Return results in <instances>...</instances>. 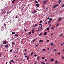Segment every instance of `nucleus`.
I'll list each match as a JSON object with an SVG mask.
<instances>
[{
    "label": "nucleus",
    "mask_w": 64,
    "mask_h": 64,
    "mask_svg": "<svg viewBox=\"0 0 64 64\" xmlns=\"http://www.w3.org/2000/svg\"><path fill=\"white\" fill-rule=\"evenodd\" d=\"M34 32H35V30L34 28H33L32 30V34H33V33H34Z\"/></svg>",
    "instance_id": "1"
},
{
    "label": "nucleus",
    "mask_w": 64,
    "mask_h": 64,
    "mask_svg": "<svg viewBox=\"0 0 64 64\" xmlns=\"http://www.w3.org/2000/svg\"><path fill=\"white\" fill-rule=\"evenodd\" d=\"M58 6H59V4L56 5L54 6V8H56V7H58Z\"/></svg>",
    "instance_id": "2"
},
{
    "label": "nucleus",
    "mask_w": 64,
    "mask_h": 64,
    "mask_svg": "<svg viewBox=\"0 0 64 64\" xmlns=\"http://www.w3.org/2000/svg\"><path fill=\"white\" fill-rule=\"evenodd\" d=\"M8 45H8V44H6L5 46L6 48H7V47H8Z\"/></svg>",
    "instance_id": "3"
},
{
    "label": "nucleus",
    "mask_w": 64,
    "mask_h": 64,
    "mask_svg": "<svg viewBox=\"0 0 64 64\" xmlns=\"http://www.w3.org/2000/svg\"><path fill=\"white\" fill-rule=\"evenodd\" d=\"M7 42L6 41H5L4 42L3 44H5L6 43H7Z\"/></svg>",
    "instance_id": "4"
},
{
    "label": "nucleus",
    "mask_w": 64,
    "mask_h": 64,
    "mask_svg": "<svg viewBox=\"0 0 64 64\" xmlns=\"http://www.w3.org/2000/svg\"><path fill=\"white\" fill-rule=\"evenodd\" d=\"M42 35H43V34H42V33H40L39 34V36H42Z\"/></svg>",
    "instance_id": "5"
},
{
    "label": "nucleus",
    "mask_w": 64,
    "mask_h": 64,
    "mask_svg": "<svg viewBox=\"0 0 64 64\" xmlns=\"http://www.w3.org/2000/svg\"><path fill=\"white\" fill-rule=\"evenodd\" d=\"M39 4H36V6H37V7H39Z\"/></svg>",
    "instance_id": "6"
},
{
    "label": "nucleus",
    "mask_w": 64,
    "mask_h": 64,
    "mask_svg": "<svg viewBox=\"0 0 64 64\" xmlns=\"http://www.w3.org/2000/svg\"><path fill=\"white\" fill-rule=\"evenodd\" d=\"M50 44L52 45V46H54V44L53 43H50Z\"/></svg>",
    "instance_id": "7"
},
{
    "label": "nucleus",
    "mask_w": 64,
    "mask_h": 64,
    "mask_svg": "<svg viewBox=\"0 0 64 64\" xmlns=\"http://www.w3.org/2000/svg\"><path fill=\"white\" fill-rule=\"evenodd\" d=\"M61 19H62V18H59L58 19V20L59 21H60L61 20Z\"/></svg>",
    "instance_id": "8"
},
{
    "label": "nucleus",
    "mask_w": 64,
    "mask_h": 64,
    "mask_svg": "<svg viewBox=\"0 0 64 64\" xmlns=\"http://www.w3.org/2000/svg\"><path fill=\"white\" fill-rule=\"evenodd\" d=\"M50 61H54V59L52 58V59H51Z\"/></svg>",
    "instance_id": "9"
},
{
    "label": "nucleus",
    "mask_w": 64,
    "mask_h": 64,
    "mask_svg": "<svg viewBox=\"0 0 64 64\" xmlns=\"http://www.w3.org/2000/svg\"><path fill=\"white\" fill-rule=\"evenodd\" d=\"M41 63L43 64H45V63H44V62H41Z\"/></svg>",
    "instance_id": "10"
},
{
    "label": "nucleus",
    "mask_w": 64,
    "mask_h": 64,
    "mask_svg": "<svg viewBox=\"0 0 64 64\" xmlns=\"http://www.w3.org/2000/svg\"><path fill=\"white\" fill-rule=\"evenodd\" d=\"M42 50L43 51H46V49H43Z\"/></svg>",
    "instance_id": "11"
},
{
    "label": "nucleus",
    "mask_w": 64,
    "mask_h": 64,
    "mask_svg": "<svg viewBox=\"0 0 64 64\" xmlns=\"http://www.w3.org/2000/svg\"><path fill=\"white\" fill-rule=\"evenodd\" d=\"M52 20H49L48 21V23H51V22Z\"/></svg>",
    "instance_id": "12"
},
{
    "label": "nucleus",
    "mask_w": 64,
    "mask_h": 64,
    "mask_svg": "<svg viewBox=\"0 0 64 64\" xmlns=\"http://www.w3.org/2000/svg\"><path fill=\"white\" fill-rule=\"evenodd\" d=\"M12 52V49L10 50V53H11Z\"/></svg>",
    "instance_id": "13"
},
{
    "label": "nucleus",
    "mask_w": 64,
    "mask_h": 64,
    "mask_svg": "<svg viewBox=\"0 0 64 64\" xmlns=\"http://www.w3.org/2000/svg\"><path fill=\"white\" fill-rule=\"evenodd\" d=\"M1 13L2 14H4V11H3L2 12H1Z\"/></svg>",
    "instance_id": "14"
},
{
    "label": "nucleus",
    "mask_w": 64,
    "mask_h": 64,
    "mask_svg": "<svg viewBox=\"0 0 64 64\" xmlns=\"http://www.w3.org/2000/svg\"><path fill=\"white\" fill-rule=\"evenodd\" d=\"M47 34V32H44V35H46V34Z\"/></svg>",
    "instance_id": "15"
},
{
    "label": "nucleus",
    "mask_w": 64,
    "mask_h": 64,
    "mask_svg": "<svg viewBox=\"0 0 64 64\" xmlns=\"http://www.w3.org/2000/svg\"><path fill=\"white\" fill-rule=\"evenodd\" d=\"M26 60H29V56H27L26 58Z\"/></svg>",
    "instance_id": "16"
},
{
    "label": "nucleus",
    "mask_w": 64,
    "mask_h": 64,
    "mask_svg": "<svg viewBox=\"0 0 64 64\" xmlns=\"http://www.w3.org/2000/svg\"><path fill=\"white\" fill-rule=\"evenodd\" d=\"M36 12V10H35L34 12H32V13H35Z\"/></svg>",
    "instance_id": "17"
},
{
    "label": "nucleus",
    "mask_w": 64,
    "mask_h": 64,
    "mask_svg": "<svg viewBox=\"0 0 64 64\" xmlns=\"http://www.w3.org/2000/svg\"><path fill=\"white\" fill-rule=\"evenodd\" d=\"M10 61L12 62V63H14V61H13V60H10Z\"/></svg>",
    "instance_id": "18"
},
{
    "label": "nucleus",
    "mask_w": 64,
    "mask_h": 64,
    "mask_svg": "<svg viewBox=\"0 0 64 64\" xmlns=\"http://www.w3.org/2000/svg\"><path fill=\"white\" fill-rule=\"evenodd\" d=\"M59 2L60 3H61L62 2V1L61 0H59Z\"/></svg>",
    "instance_id": "19"
},
{
    "label": "nucleus",
    "mask_w": 64,
    "mask_h": 64,
    "mask_svg": "<svg viewBox=\"0 0 64 64\" xmlns=\"http://www.w3.org/2000/svg\"><path fill=\"white\" fill-rule=\"evenodd\" d=\"M55 62H56V63H59V62H58V61H56Z\"/></svg>",
    "instance_id": "20"
},
{
    "label": "nucleus",
    "mask_w": 64,
    "mask_h": 64,
    "mask_svg": "<svg viewBox=\"0 0 64 64\" xmlns=\"http://www.w3.org/2000/svg\"><path fill=\"white\" fill-rule=\"evenodd\" d=\"M12 34H15V32H13L12 33Z\"/></svg>",
    "instance_id": "21"
},
{
    "label": "nucleus",
    "mask_w": 64,
    "mask_h": 64,
    "mask_svg": "<svg viewBox=\"0 0 64 64\" xmlns=\"http://www.w3.org/2000/svg\"><path fill=\"white\" fill-rule=\"evenodd\" d=\"M46 30H48V31H49V28H47L46 29Z\"/></svg>",
    "instance_id": "22"
},
{
    "label": "nucleus",
    "mask_w": 64,
    "mask_h": 64,
    "mask_svg": "<svg viewBox=\"0 0 64 64\" xmlns=\"http://www.w3.org/2000/svg\"><path fill=\"white\" fill-rule=\"evenodd\" d=\"M63 35L62 34H61L60 35V36H62Z\"/></svg>",
    "instance_id": "23"
},
{
    "label": "nucleus",
    "mask_w": 64,
    "mask_h": 64,
    "mask_svg": "<svg viewBox=\"0 0 64 64\" xmlns=\"http://www.w3.org/2000/svg\"><path fill=\"white\" fill-rule=\"evenodd\" d=\"M36 47H38V44H36L35 46Z\"/></svg>",
    "instance_id": "24"
},
{
    "label": "nucleus",
    "mask_w": 64,
    "mask_h": 64,
    "mask_svg": "<svg viewBox=\"0 0 64 64\" xmlns=\"http://www.w3.org/2000/svg\"><path fill=\"white\" fill-rule=\"evenodd\" d=\"M35 40H36V39H35L33 41V43H34V41H35Z\"/></svg>",
    "instance_id": "25"
},
{
    "label": "nucleus",
    "mask_w": 64,
    "mask_h": 64,
    "mask_svg": "<svg viewBox=\"0 0 64 64\" xmlns=\"http://www.w3.org/2000/svg\"><path fill=\"white\" fill-rule=\"evenodd\" d=\"M38 26V24H35V26Z\"/></svg>",
    "instance_id": "26"
},
{
    "label": "nucleus",
    "mask_w": 64,
    "mask_h": 64,
    "mask_svg": "<svg viewBox=\"0 0 64 64\" xmlns=\"http://www.w3.org/2000/svg\"><path fill=\"white\" fill-rule=\"evenodd\" d=\"M39 57L38 56L37 58V59L39 61Z\"/></svg>",
    "instance_id": "27"
},
{
    "label": "nucleus",
    "mask_w": 64,
    "mask_h": 64,
    "mask_svg": "<svg viewBox=\"0 0 64 64\" xmlns=\"http://www.w3.org/2000/svg\"><path fill=\"white\" fill-rule=\"evenodd\" d=\"M12 44H13V45L15 44V43H14L13 42L12 43Z\"/></svg>",
    "instance_id": "28"
},
{
    "label": "nucleus",
    "mask_w": 64,
    "mask_h": 64,
    "mask_svg": "<svg viewBox=\"0 0 64 64\" xmlns=\"http://www.w3.org/2000/svg\"><path fill=\"white\" fill-rule=\"evenodd\" d=\"M9 12H7L6 13H7V14H8V13H9Z\"/></svg>",
    "instance_id": "29"
},
{
    "label": "nucleus",
    "mask_w": 64,
    "mask_h": 64,
    "mask_svg": "<svg viewBox=\"0 0 64 64\" xmlns=\"http://www.w3.org/2000/svg\"><path fill=\"white\" fill-rule=\"evenodd\" d=\"M51 24H50V25H49V27H51Z\"/></svg>",
    "instance_id": "30"
},
{
    "label": "nucleus",
    "mask_w": 64,
    "mask_h": 64,
    "mask_svg": "<svg viewBox=\"0 0 64 64\" xmlns=\"http://www.w3.org/2000/svg\"><path fill=\"white\" fill-rule=\"evenodd\" d=\"M54 51H55V52H56L57 51V50H56V49H54Z\"/></svg>",
    "instance_id": "31"
},
{
    "label": "nucleus",
    "mask_w": 64,
    "mask_h": 64,
    "mask_svg": "<svg viewBox=\"0 0 64 64\" xmlns=\"http://www.w3.org/2000/svg\"><path fill=\"white\" fill-rule=\"evenodd\" d=\"M43 2H44V3H46V2H45V1L44 0L43 1Z\"/></svg>",
    "instance_id": "32"
},
{
    "label": "nucleus",
    "mask_w": 64,
    "mask_h": 64,
    "mask_svg": "<svg viewBox=\"0 0 64 64\" xmlns=\"http://www.w3.org/2000/svg\"><path fill=\"white\" fill-rule=\"evenodd\" d=\"M2 55V53H0V57H1V56Z\"/></svg>",
    "instance_id": "33"
},
{
    "label": "nucleus",
    "mask_w": 64,
    "mask_h": 64,
    "mask_svg": "<svg viewBox=\"0 0 64 64\" xmlns=\"http://www.w3.org/2000/svg\"><path fill=\"white\" fill-rule=\"evenodd\" d=\"M23 39H22V41H21V42H23Z\"/></svg>",
    "instance_id": "34"
},
{
    "label": "nucleus",
    "mask_w": 64,
    "mask_h": 64,
    "mask_svg": "<svg viewBox=\"0 0 64 64\" xmlns=\"http://www.w3.org/2000/svg\"><path fill=\"white\" fill-rule=\"evenodd\" d=\"M15 36H18V35H17V34H15Z\"/></svg>",
    "instance_id": "35"
},
{
    "label": "nucleus",
    "mask_w": 64,
    "mask_h": 64,
    "mask_svg": "<svg viewBox=\"0 0 64 64\" xmlns=\"http://www.w3.org/2000/svg\"><path fill=\"white\" fill-rule=\"evenodd\" d=\"M59 26V24H57V25H56V27H57V26Z\"/></svg>",
    "instance_id": "36"
},
{
    "label": "nucleus",
    "mask_w": 64,
    "mask_h": 64,
    "mask_svg": "<svg viewBox=\"0 0 64 64\" xmlns=\"http://www.w3.org/2000/svg\"><path fill=\"white\" fill-rule=\"evenodd\" d=\"M64 44V43H63V44H61V45L62 46Z\"/></svg>",
    "instance_id": "37"
},
{
    "label": "nucleus",
    "mask_w": 64,
    "mask_h": 64,
    "mask_svg": "<svg viewBox=\"0 0 64 64\" xmlns=\"http://www.w3.org/2000/svg\"><path fill=\"white\" fill-rule=\"evenodd\" d=\"M14 0H13L12 1V3H14Z\"/></svg>",
    "instance_id": "38"
},
{
    "label": "nucleus",
    "mask_w": 64,
    "mask_h": 64,
    "mask_svg": "<svg viewBox=\"0 0 64 64\" xmlns=\"http://www.w3.org/2000/svg\"><path fill=\"white\" fill-rule=\"evenodd\" d=\"M46 9L47 10H48V8H46Z\"/></svg>",
    "instance_id": "39"
},
{
    "label": "nucleus",
    "mask_w": 64,
    "mask_h": 64,
    "mask_svg": "<svg viewBox=\"0 0 64 64\" xmlns=\"http://www.w3.org/2000/svg\"><path fill=\"white\" fill-rule=\"evenodd\" d=\"M42 59H45V58L43 57L42 58Z\"/></svg>",
    "instance_id": "40"
},
{
    "label": "nucleus",
    "mask_w": 64,
    "mask_h": 64,
    "mask_svg": "<svg viewBox=\"0 0 64 64\" xmlns=\"http://www.w3.org/2000/svg\"><path fill=\"white\" fill-rule=\"evenodd\" d=\"M34 56H35V57H36V56H37V55L36 54L34 55Z\"/></svg>",
    "instance_id": "41"
},
{
    "label": "nucleus",
    "mask_w": 64,
    "mask_h": 64,
    "mask_svg": "<svg viewBox=\"0 0 64 64\" xmlns=\"http://www.w3.org/2000/svg\"><path fill=\"white\" fill-rule=\"evenodd\" d=\"M49 20H52V18H50L49 19Z\"/></svg>",
    "instance_id": "42"
},
{
    "label": "nucleus",
    "mask_w": 64,
    "mask_h": 64,
    "mask_svg": "<svg viewBox=\"0 0 64 64\" xmlns=\"http://www.w3.org/2000/svg\"><path fill=\"white\" fill-rule=\"evenodd\" d=\"M28 33L30 34H31V32H29Z\"/></svg>",
    "instance_id": "43"
},
{
    "label": "nucleus",
    "mask_w": 64,
    "mask_h": 64,
    "mask_svg": "<svg viewBox=\"0 0 64 64\" xmlns=\"http://www.w3.org/2000/svg\"><path fill=\"white\" fill-rule=\"evenodd\" d=\"M52 29H54V28L52 27Z\"/></svg>",
    "instance_id": "44"
},
{
    "label": "nucleus",
    "mask_w": 64,
    "mask_h": 64,
    "mask_svg": "<svg viewBox=\"0 0 64 64\" xmlns=\"http://www.w3.org/2000/svg\"><path fill=\"white\" fill-rule=\"evenodd\" d=\"M42 25V24H39V26H40V25Z\"/></svg>",
    "instance_id": "45"
},
{
    "label": "nucleus",
    "mask_w": 64,
    "mask_h": 64,
    "mask_svg": "<svg viewBox=\"0 0 64 64\" xmlns=\"http://www.w3.org/2000/svg\"><path fill=\"white\" fill-rule=\"evenodd\" d=\"M35 2H36V3H38V2H37V1H36Z\"/></svg>",
    "instance_id": "46"
},
{
    "label": "nucleus",
    "mask_w": 64,
    "mask_h": 64,
    "mask_svg": "<svg viewBox=\"0 0 64 64\" xmlns=\"http://www.w3.org/2000/svg\"><path fill=\"white\" fill-rule=\"evenodd\" d=\"M42 21H40V23H42Z\"/></svg>",
    "instance_id": "47"
},
{
    "label": "nucleus",
    "mask_w": 64,
    "mask_h": 64,
    "mask_svg": "<svg viewBox=\"0 0 64 64\" xmlns=\"http://www.w3.org/2000/svg\"><path fill=\"white\" fill-rule=\"evenodd\" d=\"M57 54H60V52H58Z\"/></svg>",
    "instance_id": "48"
},
{
    "label": "nucleus",
    "mask_w": 64,
    "mask_h": 64,
    "mask_svg": "<svg viewBox=\"0 0 64 64\" xmlns=\"http://www.w3.org/2000/svg\"><path fill=\"white\" fill-rule=\"evenodd\" d=\"M31 55H33V52H32L31 53Z\"/></svg>",
    "instance_id": "49"
},
{
    "label": "nucleus",
    "mask_w": 64,
    "mask_h": 64,
    "mask_svg": "<svg viewBox=\"0 0 64 64\" xmlns=\"http://www.w3.org/2000/svg\"><path fill=\"white\" fill-rule=\"evenodd\" d=\"M62 51H64V49H63L62 50Z\"/></svg>",
    "instance_id": "50"
},
{
    "label": "nucleus",
    "mask_w": 64,
    "mask_h": 64,
    "mask_svg": "<svg viewBox=\"0 0 64 64\" xmlns=\"http://www.w3.org/2000/svg\"><path fill=\"white\" fill-rule=\"evenodd\" d=\"M41 41V42H43L44 41H43L42 40H40Z\"/></svg>",
    "instance_id": "51"
},
{
    "label": "nucleus",
    "mask_w": 64,
    "mask_h": 64,
    "mask_svg": "<svg viewBox=\"0 0 64 64\" xmlns=\"http://www.w3.org/2000/svg\"><path fill=\"white\" fill-rule=\"evenodd\" d=\"M34 63L35 64H37V62H34Z\"/></svg>",
    "instance_id": "52"
},
{
    "label": "nucleus",
    "mask_w": 64,
    "mask_h": 64,
    "mask_svg": "<svg viewBox=\"0 0 64 64\" xmlns=\"http://www.w3.org/2000/svg\"><path fill=\"white\" fill-rule=\"evenodd\" d=\"M45 61H47V60L46 59H45Z\"/></svg>",
    "instance_id": "53"
},
{
    "label": "nucleus",
    "mask_w": 64,
    "mask_h": 64,
    "mask_svg": "<svg viewBox=\"0 0 64 64\" xmlns=\"http://www.w3.org/2000/svg\"><path fill=\"white\" fill-rule=\"evenodd\" d=\"M10 64H11V62H10Z\"/></svg>",
    "instance_id": "54"
},
{
    "label": "nucleus",
    "mask_w": 64,
    "mask_h": 64,
    "mask_svg": "<svg viewBox=\"0 0 64 64\" xmlns=\"http://www.w3.org/2000/svg\"><path fill=\"white\" fill-rule=\"evenodd\" d=\"M62 7H64V4H63L62 6Z\"/></svg>",
    "instance_id": "55"
},
{
    "label": "nucleus",
    "mask_w": 64,
    "mask_h": 64,
    "mask_svg": "<svg viewBox=\"0 0 64 64\" xmlns=\"http://www.w3.org/2000/svg\"><path fill=\"white\" fill-rule=\"evenodd\" d=\"M47 42H49V40H47Z\"/></svg>",
    "instance_id": "56"
},
{
    "label": "nucleus",
    "mask_w": 64,
    "mask_h": 64,
    "mask_svg": "<svg viewBox=\"0 0 64 64\" xmlns=\"http://www.w3.org/2000/svg\"><path fill=\"white\" fill-rule=\"evenodd\" d=\"M47 49H48V50H49V48H47Z\"/></svg>",
    "instance_id": "57"
},
{
    "label": "nucleus",
    "mask_w": 64,
    "mask_h": 64,
    "mask_svg": "<svg viewBox=\"0 0 64 64\" xmlns=\"http://www.w3.org/2000/svg\"><path fill=\"white\" fill-rule=\"evenodd\" d=\"M39 42H41V40H40Z\"/></svg>",
    "instance_id": "58"
},
{
    "label": "nucleus",
    "mask_w": 64,
    "mask_h": 64,
    "mask_svg": "<svg viewBox=\"0 0 64 64\" xmlns=\"http://www.w3.org/2000/svg\"><path fill=\"white\" fill-rule=\"evenodd\" d=\"M62 58H63V59H64V57H62Z\"/></svg>",
    "instance_id": "59"
},
{
    "label": "nucleus",
    "mask_w": 64,
    "mask_h": 64,
    "mask_svg": "<svg viewBox=\"0 0 64 64\" xmlns=\"http://www.w3.org/2000/svg\"><path fill=\"white\" fill-rule=\"evenodd\" d=\"M44 6V5H43V6H42V7H43Z\"/></svg>",
    "instance_id": "60"
},
{
    "label": "nucleus",
    "mask_w": 64,
    "mask_h": 64,
    "mask_svg": "<svg viewBox=\"0 0 64 64\" xmlns=\"http://www.w3.org/2000/svg\"><path fill=\"white\" fill-rule=\"evenodd\" d=\"M16 18H17V16H16Z\"/></svg>",
    "instance_id": "61"
},
{
    "label": "nucleus",
    "mask_w": 64,
    "mask_h": 64,
    "mask_svg": "<svg viewBox=\"0 0 64 64\" xmlns=\"http://www.w3.org/2000/svg\"><path fill=\"white\" fill-rule=\"evenodd\" d=\"M51 35H53V34H50Z\"/></svg>",
    "instance_id": "62"
},
{
    "label": "nucleus",
    "mask_w": 64,
    "mask_h": 64,
    "mask_svg": "<svg viewBox=\"0 0 64 64\" xmlns=\"http://www.w3.org/2000/svg\"><path fill=\"white\" fill-rule=\"evenodd\" d=\"M24 50L25 51H26V49H25Z\"/></svg>",
    "instance_id": "63"
},
{
    "label": "nucleus",
    "mask_w": 64,
    "mask_h": 64,
    "mask_svg": "<svg viewBox=\"0 0 64 64\" xmlns=\"http://www.w3.org/2000/svg\"><path fill=\"white\" fill-rule=\"evenodd\" d=\"M8 63V62H6V64H7V63Z\"/></svg>",
    "instance_id": "64"
}]
</instances>
